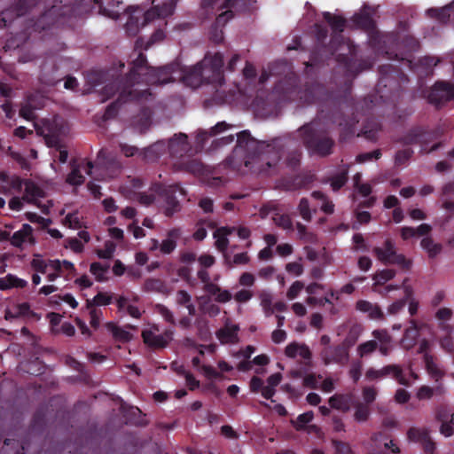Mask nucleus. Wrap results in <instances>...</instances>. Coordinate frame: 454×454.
Here are the masks:
<instances>
[{
  "mask_svg": "<svg viewBox=\"0 0 454 454\" xmlns=\"http://www.w3.org/2000/svg\"><path fill=\"white\" fill-rule=\"evenodd\" d=\"M223 59L220 53L207 56L200 64L193 67L184 75V81L188 86L193 88L200 86L202 81L222 84L223 82Z\"/></svg>",
  "mask_w": 454,
  "mask_h": 454,
  "instance_id": "nucleus-1",
  "label": "nucleus"
},
{
  "mask_svg": "<svg viewBox=\"0 0 454 454\" xmlns=\"http://www.w3.org/2000/svg\"><path fill=\"white\" fill-rule=\"evenodd\" d=\"M174 10L175 4L173 2L165 4L160 11L158 7H154L147 12H144L138 6H130L126 11V31L129 35H137L145 25L161 21L168 16H170Z\"/></svg>",
  "mask_w": 454,
  "mask_h": 454,
  "instance_id": "nucleus-2",
  "label": "nucleus"
},
{
  "mask_svg": "<svg viewBox=\"0 0 454 454\" xmlns=\"http://www.w3.org/2000/svg\"><path fill=\"white\" fill-rule=\"evenodd\" d=\"M36 129L44 137L48 146L56 147L59 150V160L65 163L68 153L60 144V139L61 137L67 134V128L65 126L63 120L59 117L52 120H44L41 126H36Z\"/></svg>",
  "mask_w": 454,
  "mask_h": 454,
  "instance_id": "nucleus-3",
  "label": "nucleus"
},
{
  "mask_svg": "<svg viewBox=\"0 0 454 454\" xmlns=\"http://www.w3.org/2000/svg\"><path fill=\"white\" fill-rule=\"evenodd\" d=\"M32 267L37 272L47 275L49 281H54L63 274L72 275L74 272V266L69 261L44 260L36 255L32 260Z\"/></svg>",
  "mask_w": 454,
  "mask_h": 454,
  "instance_id": "nucleus-4",
  "label": "nucleus"
},
{
  "mask_svg": "<svg viewBox=\"0 0 454 454\" xmlns=\"http://www.w3.org/2000/svg\"><path fill=\"white\" fill-rule=\"evenodd\" d=\"M374 253L378 260L384 263L397 264L404 270L411 266V262L406 259L403 254H397L394 244L387 240L382 247H375Z\"/></svg>",
  "mask_w": 454,
  "mask_h": 454,
  "instance_id": "nucleus-5",
  "label": "nucleus"
},
{
  "mask_svg": "<svg viewBox=\"0 0 454 454\" xmlns=\"http://www.w3.org/2000/svg\"><path fill=\"white\" fill-rule=\"evenodd\" d=\"M142 337L147 346L153 348H160L166 347L173 339V332L166 330L160 333L158 325H150L143 330Z\"/></svg>",
  "mask_w": 454,
  "mask_h": 454,
  "instance_id": "nucleus-6",
  "label": "nucleus"
},
{
  "mask_svg": "<svg viewBox=\"0 0 454 454\" xmlns=\"http://www.w3.org/2000/svg\"><path fill=\"white\" fill-rule=\"evenodd\" d=\"M389 375L393 376L401 385L408 386L410 384L408 379L403 374V369L395 364L387 365L380 369L370 368L365 372V379L368 380H377Z\"/></svg>",
  "mask_w": 454,
  "mask_h": 454,
  "instance_id": "nucleus-7",
  "label": "nucleus"
},
{
  "mask_svg": "<svg viewBox=\"0 0 454 454\" xmlns=\"http://www.w3.org/2000/svg\"><path fill=\"white\" fill-rule=\"evenodd\" d=\"M301 132L305 136V143L309 150L320 155L330 153L333 142L329 138L316 141V132L312 125H306L301 128Z\"/></svg>",
  "mask_w": 454,
  "mask_h": 454,
  "instance_id": "nucleus-8",
  "label": "nucleus"
},
{
  "mask_svg": "<svg viewBox=\"0 0 454 454\" xmlns=\"http://www.w3.org/2000/svg\"><path fill=\"white\" fill-rule=\"evenodd\" d=\"M365 448L368 454H390L398 451L393 442L381 434H373Z\"/></svg>",
  "mask_w": 454,
  "mask_h": 454,
  "instance_id": "nucleus-9",
  "label": "nucleus"
},
{
  "mask_svg": "<svg viewBox=\"0 0 454 454\" xmlns=\"http://www.w3.org/2000/svg\"><path fill=\"white\" fill-rule=\"evenodd\" d=\"M430 102L440 104L454 98V83L445 82H436L430 90L428 96Z\"/></svg>",
  "mask_w": 454,
  "mask_h": 454,
  "instance_id": "nucleus-10",
  "label": "nucleus"
},
{
  "mask_svg": "<svg viewBox=\"0 0 454 454\" xmlns=\"http://www.w3.org/2000/svg\"><path fill=\"white\" fill-rule=\"evenodd\" d=\"M408 437L411 441L420 442L426 452L431 453L435 448L434 442L426 428H411L408 431Z\"/></svg>",
  "mask_w": 454,
  "mask_h": 454,
  "instance_id": "nucleus-11",
  "label": "nucleus"
},
{
  "mask_svg": "<svg viewBox=\"0 0 454 454\" xmlns=\"http://www.w3.org/2000/svg\"><path fill=\"white\" fill-rule=\"evenodd\" d=\"M285 355L293 359L309 360L311 352L309 347L304 343L291 342L285 348Z\"/></svg>",
  "mask_w": 454,
  "mask_h": 454,
  "instance_id": "nucleus-12",
  "label": "nucleus"
},
{
  "mask_svg": "<svg viewBox=\"0 0 454 454\" xmlns=\"http://www.w3.org/2000/svg\"><path fill=\"white\" fill-rule=\"evenodd\" d=\"M92 164L91 162L82 161L78 165H73L72 171L68 175L67 181L72 185H80L84 182V177L81 171H85L87 175H91Z\"/></svg>",
  "mask_w": 454,
  "mask_h": 454,
  "instance_id": "nucleus-13",
  "label": "nucleus"
},
{
  "mask_svg": "<svg viewBox=\"0 0 454 454\" xmlns=\"http://www.w3.org/2000/svg\"><path fill=\"white\" fill-rule=\"evenodd\" d=\"M372 336L375 339L377 345L379 344V350L383 356L388 355L393 349V340L390 334L385 329L374 330Z\"/></svg>",
  "mask_w": 454,
  "mask_h": 454,
  "instance_id": "nucleus-14",
  "label": "nucleus"
},
{
  "mask_svg": "<svg viewBox=\"0 0 454 454\" xmlns=\"http://www.w3.org/2000/svg\"><path fill=\"white\" fill-rule=\"evenodd\" d=\"M98 12L111 19H118L120 14L119 2L114 0H93Z\"/></svg>",
  "mask_w": 454,
  "mask_h": 454,
  "instance_id": "nucleus-15",
  "label": "nucleus"
},
{
  "mask_svg": "<svg viewBox=\"0 0 454 454\" xmlns=\"http://www.w3.org/2000/svg\"><path fill=\"white\" fill-rule=\"evenodd\" d=\"M12 245L20 247L25 245L34 243L32 236V228L28 224H24L22 228L13 233L11 239Z\"/></svg>",
  "mask_w": 454,
  "mask_h": 454,
  "instance_id": "nucleus-16",
  "label": "nucleus"
},
{
  "mask_svg": "<svg viewBox=\"0 0 454 454\" xmlns=\"http://www.w3.org/2000/svg\"><path fill=\"white\" fill-rule=\"evenodd\" d=\"M314 418L312 411H307L300 414L295 420L292 421V424L297 430H307L308 433H318L319 428L315 425L307 426Z\"/></svg>",
  "mask_w": 454,
  "mask_h": 454,
  "instance_id": "nucleus-17",
  "label": "nucleus"
},
{
  "mask_svg": "<svg viewBox=\"0 0 454 454\" xmlns=\"http://www.w3.org/2000/svg\"><path fill=\"white\" fill-rule=\"evenodd\" d=\"M356 309L361 312L367 313L372 319L380 320L384 318V314L380 308L368 301H358L356 302Z\"/></svg>",
  "mask_w": 454,
  "mask_h": 454,
  "instance_id": "nucleus-18",
  "label": "nucleus"
},
{
  "mask_svg": "<svg viewBox=\"0 0 454 454\" xmlns=\"http://www.w3.org/2000/svg\"><path fill=\"white\" fill-rule=\"evenodd\" d=\"M437 419L441 421L440 433L445 437L454 434V413L448 414L446 411H439Z\"/></svg>",
  "mask_w": 454,
  "mask_h": 454,
  "instance_id": "nucleus-19",
  "label": "nucleus"
},
{
  "mask_svg": "<svg viewBox=\"0 0 454 454\" xmlns=\"http://www.w3.org/2000/svg\"><path fill=\"white\" fill-rule=\"evenodd\" d=\"M205 291L212 296H215V300L217 302L225 303L231 301L232 295L231 294L225 289H222L215 284L207 283L205 285Z\"/></svg>",
  "mask_w": 454,
  "mask_h": 454,
  "instance_id": "nucleus-20",
  "label": "nucleus"
},
{
  "mask_svg": "<svg viewBox=\"0 0 454 454\" xmlns=\"http://www.w3.org/2000/svg\"><path fill=\"white\" fill-rule=\"evenodd\" d=\"M239 327L226 323L223 328L218 331L217 337L222 343H234L238 341Z\"/></svg>",
  "mask_w": 454,
  "mask_h": 454,
  "instance_id": "nucleus-21",
  "label": "nucleus"
},
{
  "mask_svg": "<svg viewBox=\"0 0 454 454\" xmlns=\"http://www.w3.org/2000/svg\"><path fill=\"white\" fill-rule=\"evenodd\" d=\"M418 335L419 331L417 325L414 321H411V325L404 332L403 337L400 341V345L404 349H411L412 347H414Z\"/></svg>",
  "mask_w": 454,
  "mask_h": 454,
  "instance_id": "nucleus-22",
  "label": "nucleus"
},
{
  "mask_svg": "<svg viewBox=\"0 0 454 454\" xmlns=\"http://www.w3.org/2000/svg\"><path fill=\"white\" fill-rule=\"evenodd\" d=\"M34 315L30 309V306L27 302L16 303L11 306L5 313V318H14L19 317H29Z\"/></svg>",
  "mask_w": 454,
  "mask_h": 454,
  "instance_id": "nucleus-23",
  "label": "nucleus"
},
{
  "mask_svg": "<svg viewBox=\"0 0 454 454\" xmlns=\"http://www.w3.org/2000/svg\"><path fill=\"white\" fill-rule=\"evenodd\" d=\"M281 373H274L267 379V384L262 388V395L270 399L276 393L275 387L281 382Z\"/></svg>",
  "mask_w": 454,
  "mask_h": 454,
  "instance_id": "nucleus-24",
  "label": "nucleus"
},
{
  "mask_svg": "<svg viewBox=\"0 0 454 454\" xmlns=\"http://www.w3.org/2000/svg\"><path fill=\"white\" fill-rule=\"evenodd\" d=\"M180 236L179 230H172L168 233V238L165 239L160 246V250L164 254L172 253L176 247V239Z\"/></svg>",
  "mask_w": 454,
  "mask_h": 454,
  "instance_id": "nucleus-25",
  "label": "nucleus"
},
{
  "mask_svg": "<svg viewBox=\"0 0 454 454\" xmlns=\"http://www.w3.org/2000/svg\"><path fill=\"white\" fill-rule=\"evenodd\" d=\"M27 282L14 275L8 274L0 278V289L7 290L11 288H23L27 286Z\"/></svg>",
  "mask_w": 454,
  "mask_h": 454,
  "instance_id": "nucleus-26",
  "label": "nucleus"
},
{
  "mask_svg": "<svg viewBox=\"0 0 454 454\" xmlns=\"http://www.w3.org/2000/svg\"><path fill=\"white\" fill-rule=\"evenodd\" d=\"M198 302L200 311L209 317H215L220 313L219 306L212 302L207 296L198 297Z\"/></svg>",
  "mask_w": 454,
  "mask_h": 454,
  "instance_id": "nucleus-27",
  "label": "nucleus"
},
{
  "mask_svg": "<svg viewBox=\"0 0 454 454\" xmlns=\"http://www.w3.org/2000/svg\"><path fill=\"white\" fill-rule=\"evenodd\" d=\"M176 303L187 309L190 316L196 314V308L192 301V296L186 291L180 290L176 294Z\"/></svg>",
  "mask_w": 454,
  "mask_h": 454,
  "instance_id": "nucleus-28",
  "label": "nucleus"
},
{
  "mask_svg": "<svg viewBox=\"0 0 454 454\" xmlns=\"http://www.w3.org/2000/svg\"><path fill=\"white\" fill-rule=\"evenodd\" d=\"M403 292H404V298L394 301L387 307V310L389 315L398 314L404 308V306L407 302V300L411 295V293H412L411 288L405 285V281L403 282Z\"/></svg>",
  "mask_w": 454,
  "mask_h": 454,
  "instance_id": "nucleus-29",
  "label": "nucleus"
},
{
  "mask_svg": "<svg viewBox=\"0 0 454 454\" xmlns=\"http://www.w3.org/2000/svg\"><path fill=\"white\" fill-rule=\"evenodd\" d=\"M24 195L23 200L27 202H34L37 198L43 197V192L33 182L25 181L23 183Z\"/></svg>",
  "mask_w": 454,
  "mask_h": 454,
  "instance_id": "nucleus-30",
  "label": "nucleus"
},
{
  "mask_svg": "<svg viewBox=\"0 0 454 454\" xmlns=\"http://www.w3.org/2000/svg\"><path fill=\"white\" fill-rule=\"evenodd\" d=\"M43 106V102H37L35 97H31L20 108V114L26 120H32L35 117L33 109L41 108Z\"/></svg>",
  "mask_w": 454,
  "mask_h": 454,
  "instance_id": "nucleus-31",
  "label": "nucleus"
},
{
  "mask_svg": "<svg viewBox=\"0 0 454 454\" xmlns=\"http://www.w3.org/2000/svg\"><path fill=\"white\" fill-rule=\"evenodd\" d=\"M351 396L344 395H334L329 399V404L332 408L347 411L350 408Z\"/></svg>",
  "mask_w": 454,
  "mask_h": 454,
  "instance_id": "nucleus-32",
  "label": "nucleus"
},
{
  "mask_svg": "<svg viewBox=\"0 0 454 454\" xmlns=\"http://www.w3.org/2000/svg\"><path fill=\"white\" fill-rule=\"evenodd\" d=\"M372 10L371 8L364 6V9L354 17V21L357 26L369 29L372 27Z\"/></svg>",
  "mask_w": 454,
  "mask_h": 454,
  "instance_id": "nucleus-33",
  "label": "nucleus"
},
{
  "mask_svg": "<svg viewBox=\"0 0 454 454\" xmlns=\"http://www.w3.org/2000/svg\"><path fill=\"white\" fill-rule=\"evenodd\" d=\"M234 231L233 228L222 227L217 229L214 232V238L215 239V246L220 250H224L228 244L227 236L231 234Z\"/></svg>",
  "mask_w": 454,
  "mask_h": 454,
  "instance_id": "nucleus-34",
  "label": "nucleus"
},
{
  "mask_svg": "<svg viewBox=\"0 0 454 454\" xmlns=\"http://www.w3.org/2000/svg\"><path fill=\"white\" fill-rule=\"evenodd\" d=\"M106 329L113 334L115 340L121 341H128L131 339L132 334L129 331L121 328L114 323H107L106 325Z\"/></svg>",
  "mask_w": 454,
  "mask_h": 454,
  "instance_id": "nucleus-35",
  "label": "nucleus"
},
{
  "mask_svg": "<svg viewBox=\"0 0 454 454\" xmlns=\"http://www.w3.org/2000/svg\"><path fill=\"white\" fill-rule=\"evenodd\" d=\"M237 0H224L221 8L225 9L216 19V22L220 25H224L229 20L232 18V8H235Z\"/></svg>",
  "mask_w": 454,
  "mask_h": 454,
  "instance_id": "nucleus-36",
  "label": "nucleus"
},
{
  "mask_svg": "<svg viewBox=\"0 0 454 454\" xmlns=\"http://www.w3.org/2000/svg\"><path fill=\"white\" fill-rule=\"evenodd\" d=\"M424 359L426 369L429 376L435 381H438L440 379H442V377L443 376V372L434 362L433 358L426 354Z\"/></svg>",
  "mask_w": 454,
  "mask_h": 454,
  "instance_id": "nucleus-37",
  "label": "nucleus"
},
{
  "mask_svg": "<svg viewBox=\"0 0 454 454\" xmlns=\"http://www.w3.org/2000/svg\"><path fill=\"white\" fill-rule=\"evenodd\" d=\"M395 276V271L393 270H382L377 273H375L372 277L373 286H382L387 281L394 278Z\"/></svg>",
  "mask_w": 454,
  "mask_h": 454,
  "instance_id": "nucleus-38",
  "label": "nucleus"
},
{
  "mask_svg": "<svg viewBox=\"0 0 454 454\" xmlns=\"http://www.w3.org/2000/svg\"><path fill=\"white\" fill-rule=\"evenodd\" d=\"M421 247L427 251L430 257L437 255L442 250V246L434 242L430 238H425L421 240Z\"/></svg>",
  "mask_w": 454,
  "mask_h": 454,
  "instance_id": "nucleus-39",
  "label": "nucleus"
},
{
  "mask_svg": "<svg viewBox=\"0 0 454 454\" xmlns=\"http://www.w3.org/2000/svg\"><path fill=\"white\" fill-rule=\"evenodd\" d=\"M428 12L432 16L440 19L442 21H446L450 18V13L454 12V1L450 4L444 6L441 9L429 10Z\"/></svg>",
  "mask_w": 454,
  "mask_h": 454,
  "instance_id": "nucleus-40",
  "label": "nucleus"
},
{
  "mask_svg": "<svg viewBox=\"0 0 454 454\" xmlns=\"http://www.w3.org/2000/svg\"><path fill=\"white\" fill-rule=\"evenodd\" d=\"M261 306L262 307L264 312L267 315H270L275 312V309H273V297L270 293L262 292L260 294Z\"/></svg>",
  "mask_w": 454,
  "mask_h": 454,
  "instance_id": "nucleus-41",
  "label": "nucleus"
},
{
  "mask_svg": "<svg viewBox=\"0 0 454 454\" xmlns=\"http://www.w3.org/2000/svg\"><path fill=\"white\" fill-rule=\"evenodd\" d=\"M325 19L331 25L333 30L341 31L344 27V20L339 16L333 15L330 12L324 13Z\"/></svg>",
  "mask_w": 454,
  "mask_h": 454,
  "instance_id": "nucleus-42",
  "label": "nucleus"
},
{
  "mask_svg": "<svg viewBox=\"0 0 454 454\" xmlns=\"http://www.w3.org/2000/svg\"><path fill=\"white\" fill-rule=\"evenodd\" d=\"M64 224L72 229H80L83 226L82 217L77 214H68L64 220Z\"/></svg>",
  "mask_w": 454,
  "mask_h": 454,
  "instance_id": "nucleus-43",
  "label": "nucleus"
},
{
  "mask_svg": "<svg viewBox=\"0 0 454 454\" xmlns=\"http://www.w3.org/2000/svg\"><path fill=\"white\" fill-rule=\"evenodd\" d=\"M377 348L376 340H368L357 347V354L360 356H364L372 354Z\"/></svg>",
  "mask_w": 454,
  "mask_h": 454,
  "instance_id": "nucleus-44",
  "label": "nucleus"
},
{
  "mask_svg": "<svg viewBox=\"0 0 454 454\" xmlns=\"http://www.w3.org/2000/svg\"><path fill=\"white\" fill-rule=\"evenodd\" d=\"M155 311L158 313L165 321L175 324V317L173 312L164 305L157 304L155 306Z\"/></svg>",
  "mask_w": 454,
  "mask_h": 454,
  "instance_id": "nucleus-45",
  "label": "nucleus"
},
{
  "mask_svg": "<svg viewBox=\"0 0 454 454\" xmlns=\"http://www.w3.org/2000/svg\"><path fill=\"white\" fill-rule=\"evenodd\" d=\"M272 219L278 226H279L285 230H289L292 227L291 219L289 218V216H287L284 214L276 213L273 215Z\"/></svg>",
  "mask_w": 454,
  "mask_h": 454,
  "instance_id": "nucleus-46",
  "label": "nucleus"
},
{
  "mask_svg": "<svg viewBox=\"0 0 454 454\" xmlns=\"http://www.w3.org/2000/svg\"><path fill=\"white\" fill-rule=\"evenodd\" d=\"M370 414L369 408L362 403H358L356 406V411H355V419L358 422H364L365 421Z\"/></svg>",
  "mask_w": 454,
  "mask_h": 454,
  "instance_id": "nucleus-47",
  "label": "nucleus"
},
{
  "mask_svg": "<svg viewBox=\"0 0 454 454\" xmlns=\"http://www.w3.org/2000/svg\"><path fill=\"white\" fill-rule=\"evenodd\" d=\"M90 272L95 276V278L98 281H103L104 279H106L107 270L106 268L103 267L100 263L93 262L90 265Z\"/></svg>",
  "mask_w": 454,
  "mask_h": 454,
  "instance_id": "nucleus-48",
  "label": "nucleus"
},
{
  "mask_svg": "<svg viewBox=\"0 0 454 454\" xmlns=\"http://www.w3.org/2000/svg\"><path fill=\"white\" fill-rule=\"evenodd\" d=\"M334 454H354L350 445L347 442L333 441Z\"/></svg>",
  "mask_w": 454,
  "mask_h": 454,
  "instance_id": "nucleus-49",
  "label": "nucleus"
},
{
  "mask_svg": "<svg viewBox=\"0 0 454 454\" xmlns=\"http://www.w3.org/2000/svg\"><path fill=\"white\" fill-rule=\"evenodd\" d=\"M304 285L300 281H295L293 283V285L290 286L286 293V296L289 300L295 299L301 292L303 290Z\"/></svg>",
  "mask_w": 454,
  "mask_h": 454,
  "instance_id": "nucleus-50",
  "label": "nucleus"
},
{
  "mask_svg": "<svg viewBox=\"0 0 454 454\" xmlns=\"http://www.w3.org/2000/svg\"><path fill=\"white\" fill-rule=\"evenodd\" d=\"M346 176H347V171L342 170L340 173H339L334 177H333L332 182H331V186H332L333 190H334V191L339 190L346 183V180H347Z\"/></svg>",
  "mask_w": 454,
  "mask_h": 454,
  "instance_id": "nucleus-51",
  "label": "nucleus"
},
{
  "mask_svg": "<svg viewBox=\"0 0 454 454\" xmlns=\"http://www.w3.org/2000/svg\"><path fill=\"white\" fill-rule=\"evenodd\" d=\"M313 197L321 200L322 201V206H321V209L327 213V214H331L333 212V205L332 202H329V201H326L324 195L319 192H316L313 193Z\"/></svg>",
  "mask_w": 454,
  "mask_h": 454,
  "instance_id": "nucleus-52",
  "label": "nucleus"
},
{
  "mask_svg": "<svg viewBox=\"0 0 454 454\" xmlns=\"http://www.w3.org/2000/svg\"><path fill=\"white\" fill-rule=\"evenodd\" d=\"M115 251V245L113 242H106L104 249L98 251V255L101 258H110Z\"/></svg>",
  "mask_w": 454,
  "mask_h": 454,
  "instance_id": "nucleus-53",
  "label": "nucleus"
},
{
  "mask_svg": "<svg viewBox=\"0 0 454 454\" xmlns=\"http://www.w3.org/2000/svg\"><path fill=\"white\" fill-rule=\"evenodd\" d=\"M90 324L94 329H98L99 327L100 322L102 320V312L96 309H91L90 311Z\"/></svg>",
  "mask_w": 454,
  "mask_h": 454,
  "instance_id": "nucleus-54",
  "label": "nucleus"
},
{
  "mask_svg": "<svg viewBox=\"0 0 454 454\" xmlns=\"http://www.w3.org/2000/svg\"><path fill=\"white\" fill-rule=\"evenodd\" d=\"M253 292L248 289H242L237 292L234 295V299L238 302H247L253 297Z\"/></svg>",
  "mask_w": 454,
  "mask_h": 454,
  "instance_id": "nucleus-55",
  "label": "nucleus"
},
{
  "mask_svg": "<svg viewBox=\"0 0 454 454\" xmlns=\"http://www.w3.org/2000/svg\"><path fill=\"white\" fill-rule=\"evenodd\" d=\"M360 180V175L359 174H356L354 177V181H355V185L356 187V189L358 190V192L364 197L368 196L371 192H372V189H371V185L368 184H359L358 182Z\"/></svg>",
  "mask_w": 454,
  "mask_h": 454,
  "instance_id": "nucleus-56",
  "label": "nucleus"
},
{
  "mask_svg": "<svg viewBox=\"0 0 454 454\" xmlns=\"http://www.w3.org/2000/svg\"><path fill=\"white\" fill-rule=\"evenodd\" d=\"M361 332H362V329L359 325L353 326L349 332L348 337L346 340L347 345L352 346L358 339Z\"/></svg>",
  "mask_w": 454,
  "mask_h": 454,
  "instance_id": "nucleus-57",
  "label": "nucleus"
},
{
  "mask_svg": "<svg viewBox=\"0 0 454 454\" xmlns=\"http://www.w3.org/2000/svg\"><path fill=\"white\" fill-rule=\"evenodd\" d=\"M299 211L301 215L305 220H309L311 218V213L309 211V202L306 199H301L299 204Z\"/></svg>",
  "mask_w": 454,
  "mask_h": 454,
  "instance_id": "nucleus-58",
  "label": "nucleus"
},
{
  "mask_svg": "<svg viewBox=\"0 0 454 454\" xmlns=\"http://www.w3.org/2000/svg\"><path fill=\"white\" fill-rule=\"evenodd\" d=\"M452 316V310L449 308H441L437 310L435 317L441 322L444 323L450 319Z\"/></svg>",
  "mask_w": 454,
  "mask_h": 454,
  "instance_id": "nucleus-59",
  "label": "nucleus"
},
{
  "mask_svg": "<svg viewBox=\"0 0 454 454\" xmlns=\"http://www.w3.org/2000/svg\"><path fill=\"white\" fill-rule=\"evenodd\" d=\"M433 393H434V389L427 387V386H421L417 393H416V396L418 399L419 400H424V399H429L432 397L433 395Z\"/></svg>",
  "mask_w": 454,
  "mask_h": 454,
  "instance_id": "nucleus-60",
  "label": "nucleus"
},
{
  "mask_svg": "<svg viewBox=\"0 0 454 454\" xmlns=\"http://www.w3.org/2000/svg\"><path fill=\"white\" fill-rule=\"evenodd\" d=\"M377 391L374 387H366L363 390V398L366 403H371L376 398Z\"/></svg>",
  "mask_w": 454,
  "mask_h": 454,
  "instance_id": "nucleus-61",
  "label": "nucleus"
},
{
  "mask_svg": "<svg viewBox=\"0 0 454 454\" xmlns=\"http://www.w3.org/2000/svg\"><path fill=\"white\" fill-rule=\"evenodd\" d=\"M112 301V295L99 293L93 299V303L98 306L109 304Z\"/></svg>",
  "mask_w": 454,
  "mask_h": 454,
  "instance_id": "nucleus-62",
  "label": "nucleus"
},
{
  "mask_svg": "<svg viewBox=\"0 0 454 454\" xmlns=\"http://www.w3.org/2000/svg\"><path fill=\"white\" fill-rule=\"evenodd\" d=\"M162 286V283L158 279H147L145 283V288L148 291H160Z\"/></svg>",
  "mask_w": 454,
  "mask_h": 454,
  "instance_id": "nucleus-63",
  "label": "nucleus"
},
{
  "mask_svg": "<svg viewBox=\"0 0 454 454\" xmlns=\"http://www.w3.org/2000/svg\"><path fill=\"white\" fill-rule=\"evenodd\" d=\"M286 270L294 275V276H299L302 273L303 271V268L301 266V264L300 262H290L288 264H286Z\"/></svg>",
  "mask_w": 454,
  "mask_h": 454,
  "instance_id": "nucleus-64",
  "label": "nucleus"
}]
</instances>
